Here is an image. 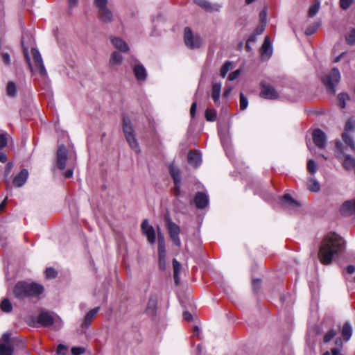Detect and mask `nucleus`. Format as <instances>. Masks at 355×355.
I'll use <instances>...</instances> for the list:
<instances>
[{
    "label": "nucleus",
    "mask_w": 355,
    "mask_h": 355,
    "mask_svg": "<svg viewBox=\"0 0 355 355\" xmlns=\"http://www.w3.org/2000/svg\"><path fill=\"white\" fill-rule=\"evenodd\" d=\"M345 248V241L338 234H327L321 242L318 257L322 264L328 265L334 258L340 254Z\"/></svg>",
    "instance_id": "nucleus-1"
},
{
    "label": "nucleus",
    "mask_w": 355,
    "mask_h": 355,
    "mask_svg": "<svg viewBox=\"0 0 355 355\" xmlns=\"http://www.w3.org/2000/svg\"><path fill=\"white\" fill-rule=\"evenodd\" d=\"M44 291L43 285L35 282L20 281L12 289L14 297L19 300L40 299Z\"/></svg>",
    "instance_id": "nucleus-2"
},
{
    "label": "nucleus",
    "mask_w": 355,
    "mask_h": 355,
    "mask_svg": "<svg viewBox=\"0 0 355 355\" xmlns=\"http://www.w3.org/2000/svg\"><path fill=\"white\" fill-rule=\"evenodd\" d=\"M122 129L125 140L130 148L137 154L141 152L139 144L135 137L131 120L129 117L124 116L122 119Z\"/></svg>",
    "instance_id": "nucleus-3"
},
{
    "label": "nucleus",
    "mask_w": 355,
    "mask_h": 355,
    "mask_svg": "<svg viewBox=\"0 0 355 355\" xmlns=\"http://www.w3.org/2000/svg\"><path fill=\"white\" fill-rule=\"evenodd\" d=\"M37 322L40 326L52 327L56 330L62 326V319L58 315L48 311H42L37 317Z\"/></svg>",
    "instance_id": "nucleus-4"
},
{
    "label": "nucleus",
    "mask_w": 355,
    "mask_h": 355,
    "mask_svg": "<svg viewBox=\"0 0 355 355\" xmlns=\"http://www.w3.org/2000/svg\"><path fill=\"white\" fill-rule=\"evenodd\" d=\"M340 80V73L337 68H333L331 71L322 78V83L331 94H335L336 87Z\"/></svg>",
    "instance_id": "nucleus-5"
},
{
    "label": "nucleus",
    "mask_w": 355,
    "mask_h": 355,
    "mask_svg": "<svg viewBox=\"0 0 355 355\" xmlns=\"http://www.w3.org/2000/svg\"><path fill=\"white\" fill-rule=\"evenodd\" d=\"M95 6L98 8L99 18L105 23L112 20V12L107 8V0H94Z\"/></svg>",
    "instance_id": "nucleus-6"
},
{
    "label": "nucleus",
    "mask_w": 355,
    "mask_h": 355,
    "mask_svg": "<svg viewBox=\"0 0 355 355\" xmlns=\"http://www.w3.org/2000/svg\"><path fill=\"white\" fill-rule=\"evenodd\" d=\"M184 39L185 44L191 49H198L201 45V38L198 35H193L189 27L184 28Z\"/></svg>",
    "instance_id": "nucleus-7"
},
{
    "label": "nucleus",
    "mask_w": 355,
    "mask_h": 355,
    "mask_svg": "<svg viewBox=\"0 0 355 355\" xmlns=\"http://www.w3.org/2000/svg\"><path fill=\"white\" fill-rule=\"evenodd\" d=\"M158 227V256H159V268L161 270L166 269V248L164 237L161 232H159Z\"/></svg>",
    "instance_id": "nucleus-8"
},
{
    "label": "nucleus",
    "mask_w": 355,
    "mask_h": 355,
    "mask_svg": "<svg viewBox=\"0 0 355 355\" xmlns=\"http://www.w3.org/2000/svg\"><path fill=\"white\" fill-rule=\"evenodd\" d=\"M14 347L10 334L6 333L0 339V355H13Z\"/></svg>",
    "instance_id": "nucleus-9"
},
{
    "label": "nucleus",
    "mask_w": 355,
    "mask_h": 355,
    "mask_svg": "<svg viewBox=\"0 0 355 355\" xmlns=\"http://www.w3.org/2000/svg\"><path fill=\"white\" fill-rule=\"evenodd\" d=\"M166 225L171 239L175 245L180 248L181 246V241L179 237V234L180 233V227L170 218L167 219Z\"/></svg>",
    "instance_id": "nucleus-10"
},
{
    "label": "nucleus",
    "mask_w": 355,
    "mask_h": 355,
    "mask_svg": "<svg viewBox=\"0 0 355 355\" xmlns=\"http://www.w3.org/2000/svg\"><path fill=\"white\" fill-rule=\"evenodd\" d=\"M260 96L266 99H277L279 97L278 92L270 85L262 82L261 83Z\"/></svg>",
    "instance_id": "nucleus-11"
},
{
    "label": "nucleus",
    "mask_w": 355,
    "mask_h": 355,
    "mask_svg": "<svg viewBox=\"0 0 355 355\" xmlns=\"http://www.w3.org/2000/svg\"><path fill=\"white\" fill-rule=\"evenodd\" d=\"M142 233L147 237L148 241L153 244L156 240L154 227L149 225L148 220H144L141 225Z\"/></svg>",
    "instance_id": "nucleus-12"
},
{
    "label": "nucleus",
    "mask_w": 355,
    "mask_h": 355,
    "mask_svg": "<svg viewBox=\"0 0 355 355\" xmlns=\"http://www.w3.org/2000/svg\"><path fill=\"white\" fill-rule=\"evenodd\" d=\"M158 296L151 293L149 296L145 312L149 316L154 318L156 315Z\"/></svg>",
    "instance_id": "nucleus-13"
},
{
    "label": "nucleus",
    "mask_w": 355,
    "mask_h": 355,
    "mask_svg": "<svg viewBox=\"0 0 355 355\" xmlns=\"http://www.w3.org/2000/svg\"><path fill=\"white\" fill-rule=\"evenodd\" d=\"M31 53L33 57L34 63L35 65L36 69L38 70L39 73L41 76H46V71L45 69L44 65L43 64L42 56L39 52V51L33 48L31 49Z\"/></svg>",
    "instance_id": "nucleus-14"
},
{
    "label": "nucleus",
    "mask_w": 355,
    "mask_h": 355,
    "mask_svg": "<svg viewBox=\"0 0 355 355\" xmlns=\"http://www.w3.org/2000/svg\"><path fill=\"white\" fill-rule=\"evenodd\" d=\"M67 150L64 145H60L57 151L56 164L58 168L63 170L66 166Z\"/></svg>",
    "instance_id": "nucleus-15"
},
{
    "label": "nucleus",
    "mask_w": 355,
    "mask_h": 355,
    "mask_svg": "<svg viewBox=\"0 0 355 355\" xmlns=\"http://www.w3.org/2000/svg\"><path fill=\"white\" fill-rule=\"evenodd\" d=\"M313 140L317 147L324 149L326 147L327 136L320 129H315L313 132Z\"/></svg>",
    "instance_id": "nucleus-16"
},
{
    "label": "nucleus",
    "mask_w": 355,
    "mask_h": 355,
    "mask_svg": "<svg viewBox=\"0 0 355 355\" xmlns=\"http://www.w3.org/2000/svg\"><path fill=\"white\" fill-rule=\"evenodd\" d=\"M134 74L139 81H144L146 79L147 73L145 67L139 62H136L132 66Z\"/></svg>",
    "instance_id": "nucleus-17"
},
{
    "label": "nucleus",
    "mask_w": 355,
    "mask_h": 355,
    "mask_svg": "<svg viewBox=\"0 0 355 355\" xmlns=\"http://www.w3.org/2000/svg\"><path fill=\"white\" fill-rule=\"evenodd\" d=\"M194 203L197 208L204 209L209 203V197L203 192H197L194 197Z\"/></svg>",
    "instance_id": "nucleus-18"
},
{
    "label": "nucleus",
    "mask_w": 355,
    "mask_h": 355,
    "mask_svg": "<svg viewBox=\"0 0 355 355\" xmlns=\"http://www.w3.org/2000/svg\"><path fill=\"white\" fill-rule=\"evenodd\" d=\"M272 53V44L268 36H266L261 46V53L262 59H268Z\"/></svg>",
    "instance_id": "nucleus-19"
},
{
    "label": "nucleus",
    "mask_w": 355,
    "mask_h": 355,
    "mask_svg": "<svg viewBox=\"0 0 355 355\" xmlns=\"http://www.w3.org/2000/svg\"><path fill=\"white\" fill-rule=\"evenodd\" d=\"M195 3L207 12L219 11V4H212L207 0H195Z\"/></svg>",
    "instance_id": "nucleus-20"
},
{
    "label": "nucleus",
    "mask_w": 355,
    "mask_h": 355,
    "mask_svg": "<svg viewBox=\"0 0 355 355\" xmlns=\"http://www.w3.org/2000/svg\"><path fill=\"white\" fill-rule=\"evenodd\" d=\"M110 40L113 46L123 53H126L129 50L128 44L121 38L118 37H111Z\"/></svg>",
    "instance_id": "nucleus-21"
},
{
    "label": "nucleus",
    "mask_w": 355,
    "mask_h": 355,
    "mask_svg": "<svg viewBox=\"0 0 355 355\" xmlns=\"http://www.w3.org/2000/svg\"><path fill=\"white\" fill-rule=\"evenodd\" d=\"M28 177V172L26 169H22L20 173L13 179V184L15 187H21L26 182Z\"/></svg>",
    "instance_id": "nucleus-22"
},
{
    "label": "nucleus",
    "mask_w": 355,
    "mask_h": 355,
    "mask_svg": "<svg viewBox=\"0 0 355 355\" xmlns=\"http://www.w3.org/2000/svg\"><path fill=\"white\" fill-rule=\"evenodd\" d=\"M340 211L347 216L355 214V199L345 202L340 207Z\"/></svg>",
    "instance_id": "nucleus-23"
},
{
    "label": "nucleus",
    "mask_w": 355,
    "mask_h": 355,
    "mask_svg": "<svg viewBox=\"0 0 355 355\" xmlns=\"http://www.w3.org/2000/svg\"><path fill=\"white\" fill-rule=\"evenodd\" d=\"M100 310V307L97 306L90 310L85 316L83 322L81 324L82 329H87L92 323L94 318L97 315Z\"/></svg>",
    "instance_id": "nucleus-24"
},
{
    "label": "nucleus",
    "mask_w": 355,
    "mask_h": 355,
    "mask_svg": "<svg viewBox=\"0 0 355 355\" xmlns=\"http://www.w3.org/2000/svg\"><path fill=\"white\" fill-rule=\"evenodd\" d=\"M188 162L190 165L198 167L201 163V156L199 153L190 150L188 153Z\"/></svg>",
    "instance_id": "nucleus-25"
},
{
    "label": "nucleus",
    "mask_w": 355,
    "mask_h": 355,
    "mask_svg": "<svg viewBox=\"0 0 355 355\" xmlns=\"http://www.w3.org/2000/svg\"><path fill=\"white\" fill-rule=\"evenodd\" d=\"M282 203L288 208H297L300 207V203L293 199L289 194H285L282 198Z\"/></svg>",
    "instance_id": "nucleus-26"
},
{
    "label": "nucleus",
    "mask_w": 355,
    "mask_h": 355,
    "mask_svg": "<svg viewBox=\"0 0 355 355\" xmlns=\"http://www.w3.org/2000/svg\"><path fill=\"white\" fill-rule=\"evenodd\" d=\"M342 337L343 340L347 342L348 341L352 334V328L349 322H346L344 323L342 330H341Z\"/></svg>",
    "instance_id": "nucleus-27"
},
{
    "label": "nucleus",
    "mask_w": 355,
    "mask_h": 355,
    "mask_svg": "<svg viewBox=\"0 0 355 355\" xmlns=\"http://www.w3.org/2000/svg\"><path fill=\"white\" fill-rule=\"evenodd\" d=\"M123 61V56L118 52L114 51L112 53L109 61L110 67L119 66Z\"/></svg>",
    "instance_id": "nucleus-28"
},
{
    "label": "nucleus",
    "mask_w": 355,
    "mask_h": 355,
    "mask_svg": "<svg viewBox=\"0 0 355 355\" xmlns=\"http://www.w3.org/2000/svg\"><path fill=\"white\" fill-rule=\"evenodd\" d=\"M221 87L220 83H214L212 84L211 98L214 102H217L220 98Z\"/></svg>",
    "instance_id": "nucleus-29"
},
{
    "label": "nucleus",
    "mask_w": 355,
    "mask_h": 355,
    "mask_svg": "<svg viewBox=\"0 0 355 355\" xmlns=\"http://www.w3.org/2000/svg\"><path fill=\"white\" fill-rule=\"evenodd\" d=\"M170 174L174 183L181 182V175L180 170L173 164L169 166Z\"/></svg>",
    "instance_id": "nucleus-30"
},
{
    "label": "nucleus",
    "mask_w": 355,
    "mask_h": 355,
    "mask_svg": "<svg viewBox=\"0 0 355 355\" xmlns=\"http://www.w3.org/2000/svg\"><path fill=\"white\" fill-rule=\"evenodd\" d=\"M173 278L175 284L178 286L179 284V274L181 270V264L175 259L173 260Z\"/></svg>",
    "instance_id": "nucleus-31"
},
{
    "label": "nucleus",
    "mask_w": 355,
    "mask_h": 355,
    "mask_svg": "<svg viewBox=\"0 0 355 355\" xmlns=\"http://www.w3.org/2000/svg\"><path fill=\"white\" fill-rule=\"evenodd\" d=\"M307 187L309 190L312 192H317L320 189V185L319 182L312 178L308 179Z\"/></svg>",
    "instance_id": "nucleus-32"
},
{
    "label": "nucleus",
    "mask_w": 355,
    "mask_h": 355,
    "mask_svg": "<svg viewBox=\"0 0 355 355\" xmlns=\"http://www.w3.org/2000/svg\"><path fill=\"white\" fill-rule=\"evenodd\" d=\"M342 139L345 144L350 147L352 150L355 149V142L353 138L347 132H343L342 135Z\"/></svg>",
    "instance_id": "nucleus-33"
},
{
    "label": "nucleus",
    "mask_w": 355,
    "mask_h": 355,
    "mask_svg": "<svg viewBox=\"0 0 355 355\" xmlns=\"http://www.w3.org/2000/svg\"><path fill=\"white\" fill-rule=\"evenodd\" d=\"M1 310L5 313H10L12 310V306L8 299L5 298L0 304Z\"/></svg>",
    "instance_id": "nucleus-34"
},
{
    "label": "nucleus",
    "mask_w": 355,
    "mask_h": 355,
    "mask_svg": "<svg viewBox=\"0 0 355 355\" xmlns=\"http://www.w3.org/2000/svg\"><path fill=\"white\" fill-rule=\"evenodd\" d=\"M6 94L9 97L13 98L17 94L16 85L13 82H9L6 87Z\"/></svg>",
    "instance_id": "nucleus-35"
},
{
    "label": "nucleus",
    "mask_w": 355,
    "mask_h": 355,
    "mask_svg": "<svg viewBox=\"0 0 355 355\" xmlns=\"http://www.w3.org/2000/svg\"><path fill=\"white\" fill-rule=\"evenodd\" d=\"M339 106L341 108L346 107V102L349 100V96L347 93H340L338 96Z\"/></svg>",
    "instance_id": "nucleus-36"
},
{
    "label": "nucleus",
    "mask_w": 355,
    "mask_h": 355,
    "mask_svg": "<svg viewBox=\"0 0 355 355\" xmlns=\"http://www.w3.org/2000/svg\"><path fill=\"white\" fill-rule=\"evenodd\" d=\"M320 26V24L319 22L313 23L312 24L309 25L306 28L305 34L306 35H313V33H315L316 32V31L318 29Z\"/></svg>",
    "instance_id": "nucleus-37"
},
{
    "label": "nucleus",
    "mask_w": 355,
    "mask_h": 355,
    "mask_svg": "<svg viewBox=\"0 0 355 355\" xmlns=\"http://www.w3.org/2000/svg\"><path fill=\"white\" fill-rule=\"evenodd\" d=\"M232 67V62L230 61H227L224 63V64L221 67L220 69V76L223 78H225L227 73V72L230 70Z\"/></svg>",
    "instance_id": "nucleus-38"
},
{
    "label": "nucleus",
    "mask_w": 355,
    "mask_h": 355,
    "mask_svg": "<svg viewBox=\"0 0 355 355\" xmlns=\"http://www.w3.org/2000/svg\"><path fill=\"white\" fill-rule=\"evenodd\" d=\"M205 118L209 121H214L216 119V112L214 110L207 109Z\"/></svg>",
    "instance_id": "nucleus-39"
},
{
    "label": "nucleus",
    "mask_w": 355,
    "mask_h": 355,
    "mask_svg": "<svg viewBox=\"0 0 355 355\" xmlns=\"http://www.w3.org/2000/svg\"><path fill=\"white\" fill-rule=\"evenodd\" d=\"M320 3L313 4L309 10V16L310 17H314L319 11Z\"/></svg>",
    "instance_id": "nucleus-40"
},
{
    "label": "nucleus",
    "mask_w": 355,
    "mask_h": 355,
    "mask_svg": "<svg viewBox=\"0 0 355 355\" xmlns=\"http://www.w3.org/2000/svg\"><path fill=\"white\" fill-rule=\"evenodd\" d=\"M307 170L311 174H315L317 171V164L313 159H309L307 163Z\"/></svg>",
    "instance_id": "nucleus-41"
},
{
    "label": "nucleus",
    "mask_w": 355,
    "mask_h": 355,
    "mask_svg": "<svg viewBox=\"0 0 355 355\" xmlns=\"http://www.w3.org/2000/svg\"><path fill=\"white\" fill-rule=\"evenodd\" d=\"M346 42L349 45L355 44V28H353L349 33L346 36Z\"/></svg>",
    "instance_id": "nucleus-42"
},
{
    "label": "nucleus",
    "mask_w": 355,
    "mask_h": 355,
    "mask_svg": "<svg viewBox=\"0 0 355 355\" xmlns=\"http://www.w3.org/2000/svg\"><path fill=\"white\" fill-rule=\"evenodd\" d=\"M248 105V101L243 93L240 94V110H244Z\"/></svg>",
    "instance_id": "nucleus-43"
},
{
    "label": "nucleus",
    "mask_w": 355,
    "mask_h": 355,
    "mask_svg": "<svg viewBox=\"0 0 355 355\" xmlns=\"http://www.w3.org/2000/svg\"><path fill=\"white\" fill-rule=\"evenodd\" d=\"M337 334V332L335 330H330L328 332L325 334L324 336V343H329L336 335Z\"/></svg>",
    "instance_id": "nucleus-44"
},
{
    "label": "nucleus",
    "mask_w": 355,
    "mask_h": 355,
    "mask_svg": "<svg viewBox=\"0 0 355 355\" xmlns=\"http://www.w3.org/2000/svg\"><path fill=\"white\" fill-rule=\"evenodd\" d=\"M355 129V120L354 119H349L345 126V131H352Z\"/></svg>",
    "instance_id": "nucleus-45"
},
{
    "label": "nucleus",
    "mask_w": 355,
    "mask_h": 355,
    "mask_svg": "<svg viewBox=\"0 0 355 355\" xmlns=\"http://www.w3.org/2000/svg\"><path fill=\"white\" fill-rule=\"evenodd\" d=\"M45 275L48 279L54 278L57 275V272L52 268H48L45 270Z\"/></svg>",
    "instance_id": "nucleus-46"
},
{
    "label": "nucleus",
    "mask_w": 355,
    "mask_h": 355,
    "mask_svg": "<svg viewBox=\"0 0 355 355\" xmlns=\"http://www.w3.org/2000/svg\"><path fill=\"white\" fill-rule=\"evenodd\" d=\"M67 350L68 347L66 345L63 344H60L57 347L56 353L58 355H65Z\"/></svg>",
    "instance_id": "nucleus-47"
},
{
    "label": "nucleus",
    "mask_w": 355,
    "mask_h": 355,
    "mask_svg": "<svg viewBox=\"0 0 355 355\" xmlns=\"http://www.w3.org/2000/svg\"><path fill=\"white\" fill-rule=\"evenodd\" d=\"M85 349L82 347H73L71 348V354L73 355H81L85 353Z\"/></svg>",
    "instance_id": "nucleus-48"
},
{
    "label": "nucleus",
    "mask_w": 355,
    "mask_h": 355,
    "mask_svg": "<svg viewBox=\"0 0 355 355\" xmlns=\"http://www.w3.org/2000/svg\"><path fill=\"white\" fill-rule=\"evenodd\" d=\"M353 0H340V6L342 9L347 10L351 6Z\"/></svg>",
    "instance_id": "nucleus-49"
},
{
    "label": "nucleus",
    "mask_w": 355,
    "mask_h": 355,
    "mask_svg": "<svg viewBox=\"0 0 355 355\" xmlns=\"http://www.w3.org/2000/svg\"><path fill=\"white\" fill-rule=\"evenodd\" d=\"M12 168V164L11 162H8L5 167V171H4V178L6 179L8 178L10 171Z\"/></svg>",
    "instance_id": "nucleus-50"
},
{
    "label": "nucleus",
    "mask_w": 355,
    "mask_h": 355,
    "mask_svg": "<svg viewBox=\"0 0 355 355\" xmlns=\"http://www.w3.org/2000/svg\"><path fill=\"white\" fill-rule=\"evenodd\" d=\"M8 141L6 135L0 134V149L4 148L7 145Z\"/></svg>",
    "instance_id": "nucleus-51"
},
{
    "label": "nucleus",
    "mask_w": 355,
    "mask_h": 355,
    "mask_svg": "<svg viewBox=\"0 0 355 355\" xmlns=\"http://www.w3.org/2000/svg\"><path fill=\"white\" fill-rule=\"evenodd\" d=\"M239 74H240V70L237 69V70L230 73V75L228 76V80L230 81H233L239 77Z\"/></svg>",
    "instance_id": "nucleus-52"
},
{
    "label": "nucleus",
    "mask_w": 355,
    "mask_h": 355,
    "mask_svg": "<svg viewBox=\"0 0 355 355\" xmlns=\"http://www.w3.org/2000/svg\"><path fill=\"white\" fill-rule=\"evenodd\" d=\"M266 24H260L254 30V33L259 35L263 33V32L265 30Z\"/></svg>",
    "instance_id": "nucleus-53"
},
{
    "label": "nucleus",
    "mask_w": 355,
    "mask_h": 355,
    "mask_svg": "<svg viewBox=\"0 0 355 355\" xmlns=\"http://www.w3.org/2000/svg\"><path fill=\"white\" fill-rule=\"evenodd\" d=\"M1 58L3 63L5 64H10V55L8 53H1Z\"/></svg>",
    "instance_id": "nucleus-54"
},
{
    "label": "nucleus",
    "mask_w": 355,
    "mask_h": 355,
    "mask_svg": "<svg viewBox=\"0 0 355 355\" xmlns=\"http://www.w3.org/2000/svg\"><path fill=\"white\" fill-rule=\"evenodd\" d=\"M24 57H25L26 61L28 64L31 70H32V65H31V59H30V57L28 55V49L24 46Z\"/></svg>",
    "instance_id": "nucleus-55"
},
{
    "label": "nucleus",
    "mask_w": 355,
    "mask_h": 355,
    "mask_svg": "<svg viewBox=\"0 0 355 355\" xmlns=\"http://www.w3.org/2000/svg\"><path fill=\"white\" fill-rule=\"evenodd\" d=\"M261 286V281L259 279H255L252 282V287L254 291L257 292Z\"/></svg>",
    "instance_id": "nucleus-56"
},
{
    "label": "nucleus",
    "mask_w": 355,
    "mask_h": 355,
    "mask_svg": "<svg viewBox=\"0 0 355 355\" xmlns=\"http://www.w3.org/2000/svg\"><path fill=\"white\" fill-rule=\"evenodd\" d=\"M174 184H175L174 194L176 197H178L180 193L181 182L174 183Z\"/></svg>",
    "instance_id": "nucleus-57"
},
{
    "label": "nucleus",
    "mask_w": 355,
    "mask_h": 355,
    "mask_svg": "<svg viewBox=\"0 0 355 355\" xmlns=\"http://www.w3.org/2000/svg\"><path fill=\"white\" fill-rule=\"evenodd\" d=\"M196 107H197V103H196V102H193L191 105V110H190V114L192 117H193L195 116Z\"/></svg>",
    "instance_id": "nucleus-58"
},
{
    "label": "nucleus",
    "mask_w": 355,
    "mask_h": 355,
    "mask_svg": "<svg viewBox=\"0 0 355 355\" xmlns=\"http://www.w3.org/2000/svg\"><path fill=\"white\" fill-rule=\"evenodd\" d=\"M183 317L184 319L187 321H191L192 320V315L189 311H184L183 313Z\"/></svg>",
    "instance_id": "nucleus-59"
},
{
    "label": "nucleus",
    "mask_w": 355,
    "mask_h": 355,
    "mask_svg": "<svg viewBox=\"0 0 355 355\" xmlns=\"http://www.w3.org/2000/svg\"><path fill=\"white\" fill-rule=\"evenodd\" d=\"M260 19L261 21V24H266V11H261L260 13Z\"/></svg>",
    "instance_id": "nucleus-60"
},
{
    "label": "nucleus",
    "mask_w": 355,
    "mask_h": 355,
    "mask_svg": "<svg viewBox=\"0 0 355 355\" xmlns=\"http://www.w3.org/2000/svg\"><path fill=\"white\" fill-rule=\"evenodd\" d=\"M69 3V8L71 9L72 8L75 7L78 4V0H67Z\"/></svg>",
    "instance_id": "nucleus-61"
},
{
    "label": "nucleus",
    "mask_w": 355,
    "mask_h": 355,
    "mask_svg": "<svg viewBox=\"0 0 355 355\" xmlns=\"http://www.w3.org/2000/svg\"><path fill=\"white\" fill-rule=\"evenodd\" d=\"M347 272L349 274H352L355 272V266L353 265H349L347 267Z\"/></svg>",
    "instance_id": "nucleus-62"
},
{
    "label": "nucleus",
    "mask_w": 355,
    "mask_h": 355,
    "mask_svg": "<svg viewBox=\"0 0 355 355\" xmlns=\"http://www.w3.org/2000/svg\"><path fill=\"white\" fill-rule=\"evenodd\" d=\"M64 177L66 178H71L72 175H73V171L72 169H68L65 172H64Z\"/></svg>",
    "instance_id": "nucleus-63"
},
{
    "label": "nucleus",
    "mask_w": 355,
    "mask_h": 355,
    "mask_svg": "<svg viewBox=\"0 0 355 355\" xmlns=\"http://www.w3.org/2000/svg\"><path fill=\"white\" fill-rule=\"evenodd\" d=\"M331 354L332 355H342L340 354V350L338 348H333L331 349Z\"/></svg>",
    "instance_id": "nucleus-64"
}]
</instances>
